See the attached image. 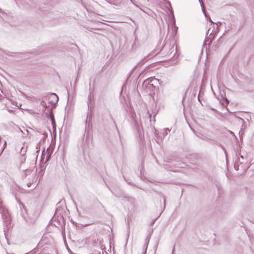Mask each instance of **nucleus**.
<instances>
[{
    "mask_svg": "<svg viewBox=\"0 0 254 254\" xmlns=\"http://www.w3.org/2000/svg\"><path fill=\"white\" fill-rule=\"evenodd\" d=\"M155 79H148L144 81L142 84V88L145 89L147 92H153L155 90L156 87L154 85V82Z\"/></svg>",
    "mask_w": 254,
    "mask_h": 254,
    "instance_id": "f257e3e1",
    "label": "nucleus"
},
{
    "mask_svg": "<svg viewBox=\"0 0 254 254\" xmlns=\"http://www.w3.org/2000/svg\"><path fill=\"white\" fill-rule=\"evenodd\" d=\"M169 48V51L168 52L167 55L168 58H173L176 53V49L174 48V46L170 47V45L168 46V44L166 43L162 48L161 51L162 52L164 50Z\"/></svg>",
    "mask_w": 254,
    "mask_h": 254,
    "instance_id": "f03ea898",
    "label": "nucleus"
},
{
    "mask_svg": "<svg viewBox=\"0 0 254 254\" xmlns=\"http://www.w3.org/2000/svg\"><path fill=\"white\" fill-rule=\"evenodd\" d=\"M49 103L52 105H56L59 100L58 96L55 93H52L49 97Z\"/></svg>",
    "mask_w": 254,
    "mask_h": 254,
    "instance_id": "7ed1b4c3",
    "label": "nucleus"
},
{
    "mask_svg": "<svg viewBox=\"0 0 254 254\" xmlns=\"http://www.w3.org/2000/svg\"><path fill=\"white\" fill-rule=\"evenodd\" d=\"M148 243H149V240L148 239V238H146L145 240V244L143 247V251H142L141 254H146V251L147 249V247L148 245Z\"/></svg>",
    "mask_w": 254,
    "mask_h": 254,
    "instance_id": "20e7f679",
    "label": "nucleus"
},
{
    "mask_svg": "<svg viewBox=\"0 0 254 254\" xmlns=\"http://www.w3.org/2000/svg\"><path fill=\"white\" fill-rule=\"evenodd\" d=\"M210 29H208V31H207V34H206V38L207 39H210V42L212 41V40L214 38V36H212V31L210 33L209 36H208V34H209V32H210Z\"/></svg>",
    "mask_w": 254,
    "mask_h": 254,
    "instance_id": "39448f33",
    "label": "nucleus"
},
{
    "mask_svg": "<svg viewBox=\"0 0 254 254\" xmlns=\"http://www.w3.org/2000/svg\"><path fill=\"white\" fill-rule=\"evenodd\" d=\"M238 163H240V164H242V162L240 161V159L239 158L238 160V162H236L234 165L235 169L237 171L239 170V164Z\"/></svg>",
    "mask_w": 254,
    "mask_h": 254,
    "instance_id": "423d86ee",
    "label": "nucleus"
},
{
    "mask_svg": "<svg viewBox=\"0 0 254 254\" xmlns=\"http://www.w3.org/2000/svg\"><path fill=\"white\" fill-rule=\"evenodd\" d=\"M50 118L51 119L52 123L53 125L54 126L55 124V121L54 119V114L52 112L50 113Z\"/></svg>",
    "mask_w": 254,
    "mask_h": 254,
    "instance_id": "0eeeda50",
    "label": "nucleus"
},
{
    "mask_svg": "<svg viewBox=\"0 0 254 254\" xmlns=\"http://www.w3.org/2000/svg\"><path fill=\"white\" fill-rule=\"evenodd\" d=\"M201 6H202V12H203V14H204V15L206 17H207L208 15L206 13L205 10L204 9V7L203 6V4H201Z\"/></svg>",
    "mask_w": 254,
    "mask_h": 254,
    "instance_id": "6e6552de",
    "label": "nucleus"
},
{
    "mask_svg": "<svg viewBox=\"0 0 254 254\" xmlns=\"http://www.w3.org/2000/svg\"><path fill=\"white\" fill-rule=\"evenodd\" d=\"M144 64L143 60H142V61L139 62L138 64H137V65H136V66H134L133 69H134L135 68H136L138 65H139L140 64Z\"/></svg>",
    "mask_w": 254,
    "mask_h": 254,
    "instance_id": "1a4fd4ad",
    "label": "nucleus"
},
{
    "mask_svg": "<svg viewBox=\"0 0 254 254\" xmlns=\"http://www.w3.org/2000/svg\"><path fill=\"white\" fill-rule=\"evenodd\" d=\"M170 130L168 128H165L164 130V133L165 135H166L168 133V132H170Z\"/></svg>",
    "mask_w": 254,
    "mask_h": 254,
    "instance_id": "9d476101",
    "label": "nucleus"
},
{
    "mask_svg": "<svg viewBox=\"0 0 254 254\" xmlns=\"http://www.w3.org/2000/svg\"><path fill=\"white\" fill-rule=\"evenodd\" d=\"M40 105L42 106H43L44 107H46V104L45 103V102L44 101H42L41 103H40Z\"/></svg>",
    "mask_w": 254,
    "mask_h": 254,
    "instance_id": "9b49d317",
    "label": "nucleus"
},
{
    "mask_svg": "<svg viewBox=\"0 0 254 254\" xmlns=\"http://www.w3.org/2000/svg\"><path fill=\"white\" fill-rule=\"evenodd\" d=\"M207 20H209V21L210 22H211V23H214L212 21V20H211V19L209 15H208V16H207Z\"/></svg>",
    "mask_w": 254,
    "mask_h": 254,
    "instance_id": "f8f14e48",
    "label": "nucleus"
},
{
    "mask_svg": "<svg viewBox=\"0 0 254 254\" xmlns=\"http://www.w3.org/2000/svg\"><path fill=\"white\" fill-rule=\"evenodd\" d=\"M22 149H23V147L21 148L20 153H21V155H24V154H25V152H26V151L25 150V151H23Z\"/></svg>",
    "mask_w": 254,
    "mask_h": 254,
    "instance_id": "ddd939ff",
    "label": "nucleus"
},
{
    "mask_svg": "<svg viewBox=\"0 0 254 254\" xmlns=\"http://www.w3.org/2000/svg\"><path fill=\"white\" fill-rule=\"evenodd\" d=\"M91 94H92V93H91V92H90V94H89V96H88V100H91Z\"/></svg>",
    "mask_w": 254,
    "mask_h": 254,
    "instance_id": "4468645a",
    "label": "nucleus"
},
{
    "mask_svg": "<svg viewBox=\"0 0 254 254\" xmlns=\"http://www.w3.org/2000/svg\"><path fill=\"white\" fill-rule=\"evenodd\" d=\"M109 3H111V4H114V5H117L116 3H112L110 0H107Z\"/></svg>",
    "mask_w": 254,
    "mask_h": 254,
    "instance_id": "2eb2a0df",
    "label": "nucleus"
},
{
    "mask_svg": "<svg viewBox=\"0 0 254 254\" xmlns=\"http://www.w3.org/2000/svg\"><path fill=\"white\" fill-rule=\"evenodd\" d=\"M91 116V115H90V114L88 113L87 114V119H88L89 117L90 118Z\"/></svg>",
    "mask_w": 254,
    "mask_h": 254,
    "instance_id": "dca6fc26",
    "label": "nucleus"
},
{
    "mask_svg": "<svg viewBox=\"0 0 254 254\" xmlns=\"http://www.w3.org/2000/svg\"><path fill=\"white\" fill-rule=\"evenodd\" d=\"M31 183H28V184H27V186H28V187H30L31 186Z\"/></svg>",
    "mask_w": 254,
    "mask_h": 254,
    "instance_id": "f3484780",
    "label": "nucleus"
},
{
    "mask_svg": "<svg viewBox=\"0 0 254 254\" xmlns=\"http://www.w3.org/2000/svg\"><path fill=\"white\" fill-rule=\"evenodd\" d=\"M164 207H165V203H166V199H165V198H164Z\"/></svg>",
    "mask_w": 254,
    "mask_h": 254,
    "instance_id": "a211bd4d",
    "label": "nucleus"
},
{
    "mask_svg": "<svg viewBox=\"0 0 254 254\" xmlns=\"http://www.w3.org/2000/svg\"><path fill=\"white\" fill-rule=\"evenodd\" d=\"M110 117H111V118L112 120L113 121H114V119H113V117H112L111 115H110ZM114 122L115 123V122Z\"/></svg>",
    "mask_w": 254,
    "mask_h": 254,
    "instance_id": "6ab92c4d",
    "label": "nucleus"
},
{
    "mask_svg": "<svg viewBox=\"0 0 254 254\" xmlns=\"http://www.w3.org/2000/svg\"><path fill=\"white\" fill-rule=\"evenodd\" d=\"M226 102H227V104H228V102H229L228 100L227 99H226Z\"/></svg>",
    "mask_w": 254,
    "mask_h": 254,
    "instance_id": "aec40b11",
    "label": "nucleus"
},
{
    "mask_svg": "<svg viewBox=\"0 0 254 254\" xmlns=\"http://www.w3.org/2000/svg\"><path fill=\"white\" fill-rule=\"evenodd\" d=\"M241 158L242 159H244V157H243V156H241Z\"/></svg>",
    "mask_w": 254,
    "mask_h": 254,
    "instance_id": "412c9836",
    "label": "nucleus"
},
{
    "mask_svg": "<svg viewBox=\"0 0 254 254\" xmlns=\"http://www.w3.org/2000/svg\"><path fill=\"white\" fill-rule=\"evenodd\" d=\"M49 157H48V156H47V160H49Z\"/></svg>",
    "mask_w": 254,
    "mask_h": 254,
    "instance_id": "4be33fe9",
    "label": "nucleus"
}]
</instances>
